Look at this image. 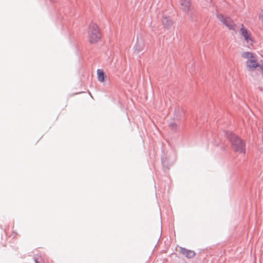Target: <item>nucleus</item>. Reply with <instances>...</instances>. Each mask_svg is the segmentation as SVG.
I'll list each match as a JSON object with an SVG mask.
<instances>
[{
  "label": "nucleus",
  "mask_w": 263,
  "mask_h": 263,
  "mask_svg": "<svg viewBox=\"0 0 263 263\" xmlns=\"http://www.w3.org/2000/svg\"><path fill=\"white\" fill-rule=\"evenodd\" d=\"M88 38L90 44H95L101 39V34L96 23H91L89 25L88 29Z\"/></svg>",
  "instance_id": "2"
},
{
  "label": "nucleus",
  "mask_w": 263,
  "mask_h": 263,
  "mask_svg": "<svg viewBox=\"0 0 263 263\" xmlns=\"http://www.w3.org/2000/svg\"><path fill=\"white\" fill-rule=\"evenodd\" d=\"M228 137L236 152L239 153H245V145L240 138L232 133H230L228 135Z\"/></svg>",
  "instance_id": "3"
},
{
  "label": "nucleus",
  "mask_w": 263,
  "mask_h": 263,
  "mask_svg": "<svg viewBox=\"0 0 263 263\" xmlns=\"http://www.w3.org/2000/svg\"><path fill=\"white\" fill-rule=\"evenodd\" d=\"M179 253L184 255L187 258H192L195 256V252L194 251L187 250L185 248L180 247Z\"/></svg>",
  "instance_id": "6"
},
{
  "label": "nucleus",
  "mask_w": 263,
  "mask_h": 263,
  "mask_svg": "<svg viewBox=\"0 0 263 263\" xmlns=\"http://www.w3.org/2000/svg\"><path fill=\"white\" fill-rule=\"evenodd\" d=\"M163 24L165 28L168 29L173 25L174 22L172 19L164 17L163 20Z\"/></svg>",
  "instance_id": "8"
},
{
  "label": "nucleus",
  "mask_w": 263,
  "mask_h": 263,
  "mask_svg": "<svg viewBox=\"0 0 263 263\" xmlns=\"http://www.w3.org/2000/svg\"><path fill=\"white\" fill-rule=\"evenodd\" d=\"M218 20L229 29L234 30L236 27V24L229 17H225L222 14H219L217 15Z\"/></svg>",
  "instance_id": "5"
},
{
  "label": "nucleus",
  "mask_w": 263,
  "mask_h": 263,
  "mask_svg": "<svg viewBox=\"0 0 263 263\" xmlns=\"http://www.w3.org/2000/svg\"><path fill=\"white\" fill-rule=\"evenodd\" d=\"M241 35L243 37L244 40L246 42L248 47L252 46L254 43V40L252 36L251 33L245 28L243 26L240 30Z\"/></svg>",
  "instance_id": "4"
},
{
  "label": "nucleus",
  "mask_w": 263,
  "mask_h": 263,
  "mask_svg": "<svg viewBox=\"0 0 263 263\" xmlns=\"http://www.w3.org/2000/svg\"><path fill=\"white\" fill-rule=\"evenodd\" d=\"M35 263H39V261L36 259H35Z\"/></svg>",
  "instance_id": "12"
},
{
  "label": "nucleus",
  "mask_w": 263,
  "mask_h": 263,
  "mask_svg": "<svg viewBox=\"0 0 263 263\" xmlns=\"http://www.w3.org/2000/svg\"><path fill=\"white\" fill-rule=\"evenodd\" d=\"M6 235H8V232H6Z\"/></svg>",
  "instance_id": "13"
},
{
  "label": "nucleus",
  "mask_w": 263,
  "mask_h": 263,
  "mask_svg": "<svg viewBox=\"0 0 263 263\" xmlns=\"http://www.w3.org/2000/svg\"><path fill=\"white\" fill-rule=\"evenodd\" d=\"M97 76L98 81L100 82H103L105 80V75L102 69H98L97 70Z\"/></svg>",
  "instance_id": "9"
},
{
  "label": "nucleus",
  "mask_w": 263,
  "mask_h": 263,
  "mask_svg": "<svg viewBox=\"0 0 263 263\" xmlns=\"http://www.w3.org/2000/svg\"><path fill=\"white\" fill-rule=\"evenodd\" d=\"M241 57L247 60L246 65L250 70H253L256 68H259L260 71H263V64H260L258 62L257 58L254 54L251 52L246 51L241 53Z\"/></svg>",
  "instance_id": "1"
},
{
  "label": "nucleus",
  "mask_w": 263,
  "mask_h": 263,
  "mask_svg": "<svg viewBox=\"0 0 263 263\" xmlns=\"http://www.w3.org/2000/svg\"><path fill=\"white\" fill-rule=\"evenodd\" d=\"M182 9L185 12H188L192 9V6L190 1L182 0L181 2Z\"/></svg>",
  "instance_id": "7"
},
{
  "label": "nucleus",
  "mask_w": 263,
  "mask_h": 263,
  "mask_svg": "<svg viewBox=\"0 0 263 263\" xmlns=\"http://www.w3.org/2000/svg\"><path fill=\"white\" fill-rule=\"evenodd\" d=\"M259 20L263 24V10L261 11V12H260V13L259 15Z\"/></svg>",
  "instance_id": "11"
},
{
  "label": "nucleus",
  "mask_w": 263,
  "mask_h": 263,
  "mask_svg": "<svg viewBox=\"0 0 263 263\" xmlns=\"http://www.w3.org/2000/svg\"><path fill=\"white\" fill-rule=\"evenodd\" d=\"M144 46L143 44H140L139 43L137 42L134 47V51L135 53H139L144 49Z\"/></svg>",
  "instance_id": "10"
}]
</instances>
